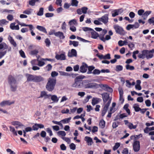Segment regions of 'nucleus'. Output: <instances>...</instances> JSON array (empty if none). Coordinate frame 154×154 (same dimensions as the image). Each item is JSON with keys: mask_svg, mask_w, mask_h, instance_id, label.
Masks as SVG:
<instances>
[{"mask_svg": "<svg viewBox=\"0 0 154 154\" xmlns=\"http://www.w3.org/2000/svg\"><path fill=\"white\" fill-rule=\"evenodd\" d=\"M60 74L61 75L68 76L69 77L72 76L74 77L73 76H75V75L73 73H69L68 72H64L63 71H60L59 72Z\"/></svg>", "mask_w": 154, "mask_h": 154, "instance_id": "obj_16", "label": "nucleus"}, {"mask_svg": "<svg viewBox=\"0 0 154 154\" xmlns=\"http://www.w3.org/2000/svg\"><path fill=\"white\" fill-rule=\"evenodd\" d=\"M91 38L94 39H96L98 37L99 38L100 36L99 34L95 32L94 29L91 31Z\"/></svg>", "mask_w": 154, "mask_h": 154, "instance_id": "obj_17", "label": "nucleus"}, {"mask_svg": "<svg viewBox=\"0 0 154 154\" xmlns=\"http://www.w3.org/2000/svg\"><path fill=\"white\" fill-rule=\"evenodd\" d=\"M33 11V9L31 8H28L24 11L23 13L27 15H30L31 14Z\"/></svg>", "mask_w": 154, "mask_h": 154, "instance_id": "obj_30", "label": "nucleus"}, {"mask_svg": "<svg viewBox=\"0 0 154 154\" xmlns=\"http://www.w3.org/2000/svg\"><path fill=\"white\" fill-rule=\"evenodd\" d=\"M38 53V50L37 49H35L31 51L30 54L31 55H35L37 54Z\"/></svg>", "mask_w": 154, "mask_h": 154, "instance_id": "obj_46", "label": "nucleus"}, {"mask_svg": "<svg viewBox=\"0 0 154 154\" xmlns=\"http://www.w3.org/2000/svg\"><path fill=\"white\" fill-rule=\"evenodd\" d=\"M52 68V65L51 64H49L45 67V69L47 71H49Z\"/></svg>", "mask_w": 154, "mask_h": 154, "instance_id": "obj_52", "label": "nucleus"}, {"mask_svg": "<svg viewBox=\"0 0 154 154\" xmlns=\"http://www.w3.org/2000/svg\"><path fill=\"white\" fill-rule=\"evenodd\" d=\"M148 22L149 24H152L153 25H154V17H152L149 19Z\"/></svg>", "mask_w": 154, "mask_h": 154, "instance_id": "obj_54", "label": "nucleus"}, {"mask_svg": "<svg viewBox=\"0 0 154 154\" xmlns=\"http://www.w3.org/2000/svg\"><path fill=\"white\" fill-rule=\"evenodd\" d=\"M81 9L82 10L83 13L84 14H85L87 13L88 8L86 7H83Z\"/></svg>", "mask_w": 154, "mask_h": 154, "instance_id": "obj_63", "label": "nucleus"}, {"mask_svg": "<svg viewBox=\"0 0 154 154\" xmlns=\"http://www.w3.org/2000/svg\"><path fill=\"white\" fill-rule=\"evenodd\" d=\"M105 122L103 120H101L99 123V126L101 128H104L105 126Z\"/></svg>", "mask_w": 154, "mask_h": 154, "instance_id": "obj_43", "label": "nucleus"}, {"mask_svg": "<svg viewBox=\"0 0 154 154\" xmlns=\"http://www.w3.org/2000/svg\"><path fill=\"white\" fill-rule=\"evenodd\" d=\"M71 117L68 118H65L60 121V122H62L64 124L68 123L69 122L70 120L71 119Z\"/></svg>", "mask_w": 154, "mask_h": 154, "instance_id": "obj_41", "label": "nucleus"}, {"mask_svg": "<svg viewBox=\"0 0 154 154\" xmlns=\"http://www.w3.org/2000/svg\"><path fill=\"white\" fill-rule=\"evenodd\" d=\"M38 124L35 123L32 127V130L34 131H37L38 128Z\"/></svg>", "mask_w": 154, "mask_h": 154, "instance_id": "obj_56", "label": "nucleus"}, {"mask_svg": "<svg viewBox=\"0 0 154 154\" xmlns=\"http://www.w3.org/2000/svg\"><path fill=\"white\" fill-rule=\"evenodd\" d=\"M8 23V21L5 19H2L0 20V26H3L4 25L7 24Z\"/></svg>", "mask_w": 154, "mask_h": 154, "instance_id": "obj_35", "label": "nucleus"}, {"mask_svg": "<svg viewBox=\"0 0 154 154\" xmlns=\"http://www.w3.org/2000/svg\"><path fill=\"white\" fill-rule=\"evenodd\" d=\"M120 143H115V146L113 148V149L114 150H116L120 146Z\"/></svg>", "mask_w": 154, "mask_h": 154, "instance_id": "obj_58", "label": "nucleus"}, {"mask_svg": "<svg viewBox=\"0 0 154 154\" xmlns=\"http://www.w3.org/2000/svg\"><path fill=\"white\" fill-rule=\"evenodd\" d=\"M77 24L76 20L75 19L71 20L69 22V26H72L73 24L77 25Z\"/></svg>", "mask_w": 154, "mask_h": 154, "instance_id": "obj_40", "label": "nucleus"}, {"mask_svg": "<svg viewBox=\"0 0 154 154\" xmlns=\"http://www.w3.org/2000/svg\"><path fill=\"white\" fill-rule=\"evenodd\" d=\"M111 38L110 35H106L105 38H104L103 36H102L99 37L100 39L103 41L104 42H105L106 41V40H108L111 39Z\"/></svg>", "mask_w": 154, "mask_h": 154, "instance_id": "obj_22", "label": "nucleus"}, {"mask_svg": "<svg viewBox=\"0 0 154 154\" xmlns=\"http://www.w3.org/2000/svg\"><path fill=\"white\" fill-rule=\"evenodd\" d=\"M39 0H30L29 1V4L31 6L35 5V2H37Z\"/></svg>", "mask_w": 154, "mask_h": 154, "instance_id": "obj_39", "label": "nucleus"}, {"mask_svg": "<svg viewBox=\"0 0 154 154\" xmlns=\"http://www.w3.org/2000/svg\"><path fill=\"white\" fill-rule=\"evenodd\" d=\"M19 53L21 57L23 58H26V56L25 55V53L22 50H20V51Z\"/></svg>", "mask_w": 154, "mask_h": 154, "instance_id": "obj_61", "label": "nucleus"}, {"mask_svg": "<svg viewBox=\"0 0 154 154\" xmlns=\"http://www.w3.org/2000/svg\"><path fill=\"white\" fill-rule=\"evenodd\" d=\"M45 42L46 46L49 47L50 46L51 44V42L48 38H46Z\"/></svg>", "mask_w": 154, "mask_h": 154, "instance_id": "obj_53", "label": "nucleus"}, {"mask_svg": "<svg viewBox=\"0 0 154 154\" xmlns=\"http://www.w3.org/2000/svg\"><path fill=\"white\" fill-rule=\"evenodd\" d=\"M85 65L86 66H85L84 65H82L81 66L80 71L81 72L85 73L87 71L88 66L87 64H86Z\"/></svg>", "mask_w": 154, "mask_h": 154, "instance_id": "obj_28", "label": "nucleus"}, {"mask_svg": "<svg viewBox=\"0 0 154 154\" xmlns=\"http://www.w3.org/2000/svg\"><path fill=\"white\" fill-rule=\"evenodd\" d=\"M78 2L77 0H72V1L71 5L72 6H77L78 5Z\"/></svg>", "mask_w": 154, "mask_h": 154, "instance_id": "obj_48", "label": "nucleus"}, {"mask_svg": "<svg viewBox=\"0 0 154 154\" xmlns=\"http://www.w3.org/2000/svg\"><path fill=\"white\" fill-rule=\"evenodd\" d=\"M83 87L85 88H97V84L94 82H91L88 80H84Z\"/></svg>", "mask_w": 154, "mask_h": 154, "instance_id": "obj_4", "label": "nucleus"}, {"mask_svg": "<svg viewBox=\"0 0 154 154\" xmlns=\"http://www.w3.org/2000/svg\"><path fill=\"white\" fill-rule=\"evenodd\" d=\"M57 60H66V56L64 54H57L55 57Z\"/></svg>", "mask_w": 154, "mask_h": 154, "instance_id": "obj_18", "label": "nucleus"}, {"mask_svg": "<svg viewBox=\"0 0 154 154\" xmlns=\"http://www.w3.org/2000/svg\"><path fill=\"white\" fill-rule=\"evenodd\" d=\"M12 124L14 125H18V126H23V125L20 122L15 121L12 122Z\"/></svg>", "mask_w": 154, "mask_h": 154, "instance_id": "obj_50", "label": "nucleus"}, {"mask_svg": "<svg viewBox=\"0 0 154 154\" xmlns=\"http://www.w3.org/2000/svg\"><path fill=\"white\" fill-rule=\"evenodd\" d=\"M151 13V11H145L143 14V17H147Z\"/></svg>", "mask_w": 154, "mask_h": 154, "instance_id": "obj_57", "label": "nucleus"}, {"mask_svg": "<svg viewBox=\"0 0 154 154\" xmlns=\"http://www.w3.org/2000/svg\"><path fill=\"white\" fill-rule=\"evenodd\" d=\"M109 14H105L101 18H98V20L102 22L104 24L107 23L108 22Z\"/></svg>", "mask_w": 154, "mask_h": 154, "instance_id": "obj_7", "label": "nucleus"}, {"mask_svg": "<svg viewBox=\"0 0 154 154\" xmlns=\"http://www.w3.org/2000/svg\"><path fill=\"white\" fill-rule=\"evenodd\" d=\"M51 96V94H47L46 91H41L40 96L39 98H44V99H45L48 98H49Z\"/></svg>", "mask_w": 154, "mask_h": 154, "instance_id": "obj_13", "label": "nucleus"}, {"mask_svg": "<svg viewBox=\"0 0 154 154\" xmlns=\"http://www.w3.org/2000/svg\"><path fill=\"white\" fill-rule=\"evenodd\" d=\"M56 83L55 78H50L48 79V82L45 86L46 90L48 91H52L54 89Z\"/></svg>", "mask_w": 154, "mask_h": 154, "instance_id": "obj_2", "label": "nucleus"}, {"mask_svg": "<svg viewBox=\"0 0 154 154\" xmlns=\"http://www.w3.org/2000/svg\"><path fill=\"white\" fill-rule=\"evenodd\" d=\"M140 25L137 22H136L134 24H129L126 27L127 30H129L131 29H137L139 26Z\"/></svg>", "mask_w": 154, "mask_h": 154, "instance_id": "obj_10", "label": "nucleus"}, {"mask_svg": "<svg viewBox=\"0 0 154 154\" xmlns=\"http://www.w3.org/2000/svg\"><path fill=\"white\" fill-rule=\"evenodd\" d=\"M50 97L51 100L53 101L52 103L53 102L57 103L59 100V98L56 95H51Z\"/></svg>", "mask_w": 154, "mask_h": 154, "instance_id": "obj_26", "label": "nucleus"}, {"mask_svg": "<svg viewBox=\"0 0 154 154\" xmlns=\"http://www.w3.org/2000/svg\"><path fill=\"white\" fill-rule=\"evenodd\" d=\"M100 73V71L97 69H94L92 72V73L94 75H98Z\"/></svg>", "mask_w": 154, "mask_h": 154, "instance_id": "obj_49", "label": "nucleus"}, {"mask_svg": "<svg viewBox=\"0 0 154 154\" xmlns=\"http://www.w3.org/2000/svg\"><path fill=\"white\" fill-rule=\"evenodd\" d=\"M133 107L135 111L137 112L140 111L141 109V108L139 107V105L138 104H135L134 105Z\"/></svg>", "mask_w": 154, "mask_h": 154, "instance_id": "obj_38", "label": "nucleus"}, {"mask_svg": "<svg viewBox=\"0 0 154 154\" xmlns=\"http://www.w3.org/2000/svg\"><path fill=\"white\" fill-rule=\"evenodd\" d=\"M114 28L117 33L123 35L125 33L123 29L119 26L116 25L114 26Z\"/></svg>", "mask_w": 154, "mask_h": 154, "instance_id": "obj_5", "label": "nucleus"}, {"mask_svg": "<svg viewBox=\"0 0 154 154\" xmlns=\"http://www.w3.org/2000/svg\"><path fill=\"white\" fill-rule=\"evenodd\" d=\"M128 126L130 129L131 130L136 129L137 127V125H134L132 123L130 122L128 125Z\"/></svg>", "mask_w": 154, "mask_h": 154, "instance_id": "obj_32", "label": "nucleus"}, {"mask_svg": "<svg viewBox=\"0 0 154 154\" xmlns=\"http://www.w3.org/2000/svg\"><path fill=\"white\" fill-rule=\"evenodd\" d=\"M145 103L147 106L149 107L151 105V102L150 100H147L145 101Z\"/></svg>", "mask_w": 154, "mask_h": 154, "instance_id": "obj_64", "label": "nucleus"}, {"mask_svg": "<svg viewBox=\"0 0 154 154\" xmlns=\"http://www.w3.org/2000/svg\"><path fill=\"white\" fill-rule=\"evenodd\" d=\"M98 88L99 87L101 88L104 90V89L106 88L108 86V85L106 84H97Z\"/></svg>", "mask_w": 154, "mask_h": 154, "instance_id": "obj_44", "label": "nucleus"}, {"mask_svg": "<svg viewBox=\"0 0 154 154\" xmlns=\"http://www.w3.org/2000/svg\"><path fill=\"white\" fill-rule=\"evenodd\" d=\"M100 99L98 98H93L92 99V104L93 106L98 103L100 101Z\"/></svg>", "mask_w": 154, "mask_h": 154, "instance_id": "obj_27", "label": "nucleus"}, {"mask_svg": "<svg viewBox=\"0 0 154 154\" xmlns=\"http://www.w3.org/2000/svg\"><path fill=\"white\" fill-rule=\"evenodd\" d=\"M35 75L26 73L25 76L27 79L26 82H34Z\"/></svg>", "mask_w": 154, "mask_h": 154, "instance_id": "obj_9", "label": "nucleus"}, {"mask_svg": "<svg viewBox=\"0 0 154 154\" xmlns=\"http://www.w3.org/2000/svg\"><path fill=\"white\" fill-rule=\"evenodd\" d=\"M8 82L10 85L11 90L15 91L17 89V82L14 78L12 75H9L8 78Z\"/></svg>", "mask_w": 154, "mask_h": 154, "instance_id": "obj_3", "label": "nucleus"}, {"mask_svg": "<svg viewBox=\"0 0 154 154\" xmlns=\"http://www.w3.org/2000/svg\"><path fill=\"white\" fill-rule=\"evenodd\" d=\"M8 48V45L5 43H2L0 44V49H4Z\"/></svg>", "mask_w": 154, "mask_h": 154, "instance_id": "obj_33", "label": "nucleus"}, {"mask_svg": "<svg viewBox=\"0 0 154 154\" xmlns=\"http://www.w3.org/2000/svg\"><path fill=\"white\" fill-rule=\"evenodd\" d=\"M44 9L43 8H39L38 12L37 13V15L39 16H42L43 15Z\"/></svg>", "mask_w": 154, "mask_h": 154, "instance_id": "obj_36", "label": "nucleus"}, {"mask_svg": "<svg viewBox=\"0 0 154 154\" xmlns=\"http://www.w3.org/2000/svg\"><path fill=\"white\" fill-rule=\"evenodd\" d=\"M57 134L58 136H61L64 137L66 136V133L65 131H59L57 132Z\"/></svg>", "mask_w": 154, "mask_h": 154, "instance_id": "obj_45", "label": "nucleus"}, {"mask_svg": "<svg viewBox=\"0 0 154 154\" xmlns=\"http://www.w3.org/2000/svg\"><path fill=\"white\" fill-rule=\"evenodd\" d=\"M104 91L111 93L112 92L113 90L112 88L108 85L106 88L104 89Z\"/></svg>", "mask_w": 154, "mask_h": 154, "instance_id": "obj_59", "label": "nucleus"}, {"mask_svg": "<svg viewBox=\"0 0 154 154\" xmlns=\"http://www.w3.org/2000/svg\"><path fill=\"white\" fill-rule=\"evenodd\" d=\"M111 101V99H110L108 101L104 104L103 108L104 109L108 110Z\"/></svg>", "mask_w": 154, "mask_h": 154, "instance_id": "obj_31", "label": "nucleus"}, {"mask_svg": "<svg viewBox=\"0 0 154 154\" xmlns=\"http://www.w3.org/2000/svg\"><path fill=\"white\" fill-rule=\"evenodd\" d=\"M85 140L86 141L88 145H91L92 143V139L90 137L86 136L85 137Z\"/></svg>", "mask_w": 154, "mask_h": 154, "instance_id": "obj_24", "label": "nucleus"}, {"mask_svg": "<svg viewBox=\"0 0 154 154\" xmlns=\"http://www.w3.org/2000/svg\"><path fill=\"white\" fill-rule=\"evenodd\" d=\"M119 10H116L115 9L112 12V17H115L116 16L119 15L118 12H119Z\"/></svg>", "mask_w": 154, "mask_h": 154, "instance_id": "obj_42", "label": "nucleus"}, {"mask_svg": "<svg viewBox=\"0 0 154 154\" xmlns=\"http://www.w3.org/2000/svg\"><path fill=\"white\" fill-rule=\"evenodd\" d=\"M8 39L11 44L13 45L14 47H16L17 46V44L16 42L14 41L12 37L10 35H9L8 37Z\"/></svg>", "mask_w": 154, "mask_h": 154, "instance_id": "obj_21", "label": "nucleus"}, {"mask_svg": "<svg viewBox=\"0 0 154 154\" xmlns=\"http://www.w3.org/2000/svg\"><path fill=\"white\" fill-rule=\"evenodd\" d=\"M125 67L126 69L127 70H132L134 69V66H130L129 64H127L126 65Z\"/></svg>", "mask_w": 154, "mask_h": 154, "instance_id": "obj_47", "label": "nucleus"}, {"mask_svg": "<svg viewBox=\"0 0 154 154\" xmlns=\"http://www.w3.org/2000/svg\"><path fill=\"white\" fill-rule=\"evenodd\" d=\"M77 56V51L75 49H72L71 51H69L68 53V56L69 57H76Z\"/></svg>", "mask_w": 154, "mask_h": 154, "instance_id": "obj_12", "label": "nucleus"}, {"mask_svg": "<svg viewBox=\"0 0 154 154\" xmlns=\"http://www.w3.org/2000/svg\"><path fill=\"white\" fill-rule=\"evenodd\" d=\"M146 51H145V50H143L141 51V53H138V57L139 58H142L144 59L146 57L145 55L146 54L147 52H146Z\"/></svg>", "mask_w": 154, "mask_h": 154, "instance_id": "obj_20", "label": "nucleus"}, {"mask_svg": "<svg viewBox=\"0 0 154 154\" xmlns=\"http://www.w3.org/2000/svg\"><path fill=\"white\" fill-rule=\"evenodd\" d=\"M69 147L72 150H74L75 149L76 146L74 143H71L69 145Z\"/></svg>", "mask_w": 154, "mask_h": 154, "instance_id": "obj_60", "label": "nucleus"}, {"mask_svg": "<svg viewBox=\"0 0 154 154\" xmlns=\"http://www.w3.org/2000/svg\"><path fill=\"white\" fill-rule=\"evenodd\" d=\"M54 15L53 13H47L45 14V16L46 17H52Z\"/></svg>", "mask_w": 154, "mask_h": 154, "instance_id": "obj_62", "label": "nucleus"}, {"mask_svg": "<svg viewBox=\"0 0 154 154\" xmlns=\"http://www.w3.org/2000/svg\"><path fill=\"white\" fill-rule=\"evenodd\" d=\"M14 101L10 102V100H4L2 102L0 103V106L3 107L5 106L6 105H10L14 103Z\"/></svg>", "mask_w": 154, "mask_h": 154, "instance_id": "obj_11", "label": "nucleus"}, {"mask_svg": "<svg viewBox=\"0 0 154 154\" xmlns=\"http://www.w3.org/2000/svg\"><path fill=\"white\" fill-rule=\"evenodd\" d=\"M104 103H105L112 98H110L109 94L107 93H104L101 94Z\"/></svg>", "mask_w": 154, "mask_h": 154, "instance_id": "obj_6", "label": "nucleus"}, {"mask_svg": "<svg viewBox=\"0 0 154 154\" xmlns=\"http://www.w3.org/2000/svg\"><path fill=\"white\" fill-rule=\"evenodd\" d=\"M123 66L121 65H117L116 66L115 70L116 72H119L122 71L123 70Z\"/></svg>", "mask_w": 154, "mask_h": 154, "instance_id": "obj_37", "label": "nucleus"}, {"mask_svg": "<svg viewBox=\"0 0 154 154\" xmlns=\"http://www.w3.org/2000/svg\"><path fill=\"white\" fill-rule=\"evenodd\" d=\"M139 51L138 50H137L136 51H134L133 52V55L132 57L135 60L137 59V57L136 55V54H137L139 53Z\"/></svg>", "mask_w": 154, "mask_h": 154, "instance_id": "obj_51", "label": "nucleus"}, {"mask_svg": "<svg viewBox=\"0 0 154 154\" xmlns=\"http://www.w3.org/2000/svg\"><path fill=\"white\" fill-rule=\"evenodd\" d=\"M36 28L40 31L44 32L46 34L47 33L46 29L43 26L38 25L37 26Z\"/></svg>", "mask_w": 154, "mask_h": 154, "instance_id": "obj_23", "label": "nucleus"}, {"mask_svg": "<svg viewBox=\"0 0 154 154\" xmlns=\"http://www.w3.org/2000/svg\"><path fill=\"white\" fill-rule=\"evenodd\" d=\"M79 42L77 41H72L71 40L69 41V45H73L75 47H77L79 45Z\"/></svg>", "mask_w": 154, "mask_h": 154, "instance_id": "obj_29", "label": "nucleus"}, {"mask_svg": "<svg viewBox=\"0 0 154 154\" xmlns=\"http://www.w3.org/2000/svg\"><path fill=\"white\" fill-rule=\"evenodd\" d=\"M44 81V78L41 75H35L34 82H39Z\"/></svg>", "mask_w": 154, "mask_h": 154, "instance_id": "obj_15", "label": "nucleus"}, {"mask_svg": "<svg viewBox=\"0 0 154 154\" xmlns=\"http://www.w3.org/2000/svg\"><path fill=\"white\" fill-rule=\"evenodd\" d=\"M145 51H146V54L145 56L146 57L147 59H148L149 58H152L153 56V54L152 53H150V51H149V50H145Z\"/></svg>", "mask_w": 154, "mask_h": 154, "instance_id": "obj_25", "label": "nucleus"}, {"mask_svg": "<svg viewBox=\"0 0 154 154\" xmlns=\"http://www.w3.org/2000/svg\"><path fill=\"white\" fill-rule=\"evenodd\" d=\"M7 52V51L5 50L4 51H0V59L2 58L5 55Z\"/></svg>", "mask_w": 154, "mask_h": 154, "instance_id": "obj_55", "label": "nucleus"}, {"mask_svg": "<svg viewBox=\"0 0 154 154\" xmlns=\"http://www.w3.org/2000/svg\"><path fill=\"white\" fill-rule=\"evenodd\" d=\"M85 76L84 75H79L74 79V82L72 84L71 86L73 88H80L83 87L84 81L82 79H84Z\"/></svg>", "mask_w": 154, "mask_h": 154, "instance_id": "obj_1", "label": "nucleus"}, {"mask_svg": "<svg viewBox=\"0 0 154 154\" xmlns=\"http://www.w3.org/2000/svg\"><path fill=\"white\" fill-rule=\"evenodd\" d=\"M54 35L57 37H58L60 39H63L65 38L63 33L60 31L56 32L54 33Z\"/></svg>", "mask_w": 154, "mask_h": 154, "instance_id": "obj_19", "label": "nucleus"}, {"mask_svg": "<svg viewBox=\"0 0 154 154\" xmlns=\"http://www.w3.org/2000/svg\"><path fill=\"white\" fill-rule=\"evenodd\" d=\"M45 60L44 58H41L40 59H39V57H38L37 59L38 63V65L40 67H42L44 66L45 64L44 62L45 61Z\"/></svg>", "mask_w": 154, "mask_h": 154, "instance_id": "obj_14", "label": "nucleus"}, {"mask_svg": "<svg viewBox=\"0 0 154 154\" xmlns=\"http://www.w3.org/2000/svg\"><path fill=\"white\" fill-rule=\"evenodd\" d=\"M134 150L135 152H138L140 149V143L139 141H135L133 144Z\"/></svg>", "mask_w": 154, "mask_h": 154, "instance_id": "obj_8", "label": "nucleus"}, {"mask_svg": "<svg viewBox=\"0 0 154 154\" xmlns=\"http://www.w3.org/2000/svg\"><path fill=\"white\" fill-rule=\"evenodd\" d=\"M10 131L11 132H12L13 134L17 136V132L16 131L14 128L12 127V126H10L9 127Z\"/></svg>", "mask_w": 154, "mask_h": 154, "instance_id": "obj_34", "label": "nucleus"}]
</instances>
